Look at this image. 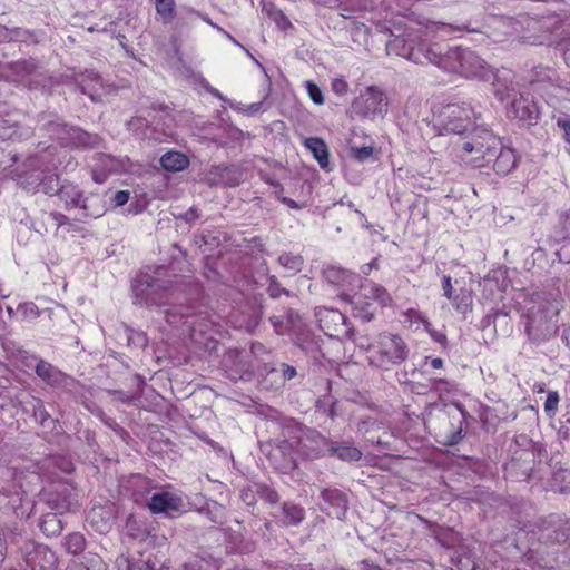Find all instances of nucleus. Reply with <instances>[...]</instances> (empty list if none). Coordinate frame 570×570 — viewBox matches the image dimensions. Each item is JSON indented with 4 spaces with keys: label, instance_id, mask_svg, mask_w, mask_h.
Returning a JSON list of instances; mask_svg holds the SVG:
<instances>
[{
    "label": "nucleus",
    "instance_id": "63",
    "mask_svg": "<svg viewBox=\"0 0 570 570\" xmlns=\"http://www.w3.org/2000/svg\"><path fill=\"white\" fill-rule=\"evenodd\" d=\"M49 217L55 222L57 228H59L66 224H69V218L61 213H57V212L50 213Z\"/></svg>",
    "mask_w": 570,
    "mask_h": 570
},
{
    "label": "nucleus",
    "instance_id": "9",
    "mask_svg": "<svg viewBox=\"0 0 570 570\" xmlns=\"http://www.w3.org/2000/svg\"><path fill=\"white\" fill-rule=\"evenodd\" d=\"M315 317L318 327L330 337H344L355 340L354 327L338 309L317 307Z\"/></svg>",
    "mask_w": 570,
    "mask_h": 570
},
{
    "label": "nucleus",
    "instance_id": "1",
    "mask_svg": "<svg viewBox=\"0 0 570 570\" xmlns=\"http://www.w3.org/2000/svg\"><path fill=\"white\" fill-rule=\"evenodd\" d=\"M387 55L405 58L414 63H432L449 72L465 78L489 80L492 76L491 67L474 51L460 47L451 48L442 53L439 45L426 41H415L405 36H393L386 42Z\"/></svg>",
    "mask_w": 570,
    "mask_h": 570
},
{
    "label": "nucleus",
    "instance_id": "32",
    "mask_svg": "<svg viewBox=\"0 0 570 570\" xmlns=\"http://www.w3.org/2000/svg\"><path fill=\"white\" fill-rule=\"evenodd\" d=\"M282 513V522L285 527L298 525L305 518L304 509L297 504L289 502L283 504Z\"/></svg>",
    "mask_w": 570,
    "mask_h": 570
},
{
    "label": "nucleus",
    "instance_id": "27",
    "mask_svg": "<svg viewBox=\"0 0 570 570\" xmlns=\"http://www.w3.org/2000/svg\"><path fill=\"white\" fill-rule=\"evenodd\" d=\"M78 83L81 92L88 95L91 100L96 101L100 97L98 91L102 88V79L97 72L87 71Z\"/></svg>",
    "mask_w": 570,
    "mask_h": 570
},
{
    "label": "nucleus",
    "instance_id": "51",
    "mask_svg": "<svg viewBox=\"0 0 570 570\" xmlns=\"http://www.w3.org/2000/svg\"><path fill=\"white\" fill-rule=\"evenodd\" d=\"M306 89L309 95V98L316 104V105H323L324 104V96L321 90V88L314 83L313 81L306 82Z\"/></svg>",
    "mask_w": 570,
    "mask_h": 570
},
{
    "label": "nucleus",
    "instance_id": "30",
    "mask_svg": "<svg viewBox=\"0 0 570 570\" xmlns=\"http://www.w3.org/2000/svg\"><path fill=\"white\" fill-rule=\"evenodd\" d=\"M32 413L35 420L43 428L55 431L59 426V421L51 417L45 409L43 402L40 399H33Z\"/></svg>",
    "mask_w": 570,
    "mask_h": 570
},
{
    "label": "nucleus",
    "instance_id": "5",
    "mask_svg": "<svg viewBox=\"0 0 570 570\" xmlns=\"http://www.w3.org/2000/svg\"><path fill=\"white\" fill-rule=\"evenodd\" d=\"M479 119L480 115H476L469 104H449L436 116V124L445 132L463 137L475 128L474 125Z\"/></svg>",
    "mask_w": 570,
    "mask_h": 570
},
{
    "label": "nucleus",
    "instance_id": "52",
    "mask_svg": "<svg viewBox=\"0 0 570 570\" xmlns=\"http://www.w3.org/2000/svg\"><path fill=\"white\" fill-rule=\"evenodd\" d=\"M268 14L281 29L285 30L291 26V21L281 10L272 8Z\"/></svg>",
    "mask_w": 570,
    "mask_h": 570
},
{
    "label": "nucleus",
    "instance_id": "33",
    "mask_svg": "<svg viewBox=\"0 0 570 570\" xmlns=\"http://www.w3.org/2000/svg\"><path fill=\"white\" fill-rule=\"evenodd\" d=\"M66 570H106L100 556L88 553L80 561L71 562Z\"/></svg>",
    "mask_w": 570,
    "mask_h": 570
},
{
    "label": "nucleus",
    "instance_id": "18",
    "mask_svg": "<svg viewBox=\"0 0 570 570\" xmlns=\"http://www.w3.org/2000/svg\"><path fill=\"white\" fill-rule=\"evenodd\" d=\"M325 281L337 287H353L360 283L357 274L337 266H327L323 271Z\"/></svg>",
    "mask_w": 570,
    "mask_h": 570
},
{
    "label": "nucleus",
    "instance_id": "10",
    "mask_svg": "<svg viewBox=\"0 0 570 570\" xmlns=\"http://www.w3.org/2000/svg\"><path fill=\"white\" fill-rule=\"evenodd\" d=\"M222 370L234 382H249L254 377L253 356L248 352L230 348L223 355Z\"/></svg>",
    "mask_w": 570,
    "mask_h": 570
},
{
    "label": "nucleus",
    "instance_id": "42",
    "mask_svg": "<svg viewBox=\"0 0 570 570\" xmlns=\"http://www.w3.org/2000/svg\"><path fill=\"white\" fill-rule=\"evenodd\" d=\"M164 313L166 322L174 326H178L180 323H184L183 320L189 316L188 308L181 306H173Z\"/></svg>",
    "mask_w": 570,
    "mask_h": 570
},
{
    "label": "nucleus",
    "instance_id": "59",
    "mask_svg": "<svg viewBox=\"0 0 570 570\" xmlns=\"http://www.w3.org/2000/svg\"><path fill=\"white\" fill-rule=\"evenodd\" d=\"M332 90L336 95H345L348 91V83L344 79L335 78L332 80Z\"/></svg>",
    "mask_w": 570,
    "mask_h": 570
},
{
    "label": "nucleus",
    "instance_id": "55",
    "mask_svg": "<svg viewBox=\"0 0 570 570\" xmlns=\"http://www.w3.org/2000/svg\"><path fill=\"white\" fill-rule=\"evenodd\" d=\"M43 128L51 137L60 138V132L63 130V125L58 120H48L43 124Z\"/></svg>",
    "mask_w": 570,
    "mask_h": 570
},
{
    "label": "nucleus",
    "instance_id": "23",
    "mask_svg": "<svg viewBox=\"0 0 570 570\" xmlns=\"http://www.w3.org/2000/svg\"><path fill=\"white\" fill-rule=\"evenodd\" d=\"M82 210L83 218H99L106 212V205L102 197L98 194L82 196L79 207Z\"/></svg>",
    "mask_w": 570,
    "mask_h": 570
},
{
    "label": "nucleus",
    "instance_id": "43",
    "mask_svg": "<svg viewBox=\"0 0 570 570\" xmlns=\"http://www.w3.org/2000/svg\"><path fill=\"white\" fill-rule=\"evenodd\" d=\"M258 498L271 504H276L279 501L278 493L266 484L257 483Z\"/></svg>",
    "mask_w": 570,
    "mask_h": 570
},
{
    "label": "nucleus",
    "instance_id": "15",
    "mask_svg": "<svg viewBox=\"0 0 570 570\" xmlns=\"http://www.w3.org/2000/svg\"><path fill=\"white\" fill-rule=\"evenodd\" d=\"M508 114L527 125H533L538 121L540 111L535 101L529 95L519 94V97L511 101Z\"/></svg>",
    "mask_w": 570,
    "mask_h": 570
},
{
    "label": "nucleus",
    "instance_id": "58",
    "mask_svg": "<svg viewBox=\"0 0 570 570\" xmlns=\"http://www.w3.org/2000/svg\"><path fill=\"white\" fill-rule=\"evenodd\" d=\"M441 286H442V289H443V295L450 299L455 291L453 288V285H452V278L450 275H443L442 278H441Z\"/></svg>",
    "mask_w": 570,
    "mask_h": 570
},
{
    "label": "nucleus",
    "instance_id": "44",
    "mask_svg": "<svg viewBox=\"0 0 570 570\" xmlns=\"http://www.w3.org/2000/svg\"><path fill=\"white\" fill-rule=\"evenodd\" d=\"M348 149L351 157L361 163L367 160L373 155L372 146L357 147L351 144Z\"/></svg>",
    "mask_w": 570,
    "mask_h": 570
},
{
    "label": "nucleus",
    "instance_id": "14",
    "mask_svg": "<svg viewBox=\"0 0 570 570\" xmlns=\"http://www.w3.org/2000/svg\"><path fill=\"white\" fill-rule=\"evenodd\" d=\"M11 80L29 87L45 86L43 73L33 59L21 60L10 65Z\"/></svg>",
    "mask_w": 570,
    "mask_h": 570
},
{
    "label": "nucleus",
    "instance_id": "38",
    "mask_svg": "<svg viewBox=\"0 0 570 570\" xmlns=\"http://www.w3.org/2000/svg\"><path fill=\"white\" fill-rule=\"evenodd\" d=\"M31 185L40 186L41 190L47 195H59V189L61 187L59 177L56 175H48L43 177L41 180L37 176V178L31 183Z\"/></svg>",
    "mask_w": 570,
    "mask_h": 570
},
{
    "label": "nucleus",
    "instance_id": "3",
    "mask_svg": "<svg viewBox=\"0 0 570 570\" xmlns=\"http://www.w3.org/2000/svg\"><path fill=\"white\" fill-rule=\"evenodd\" d=\"M560 304L557 301H542L531 307L527 315L525 333L528 338L540 344L556 336L559 330Z\"/></svg>",
    "mask_w": 570,
    "mask_h": 570
},
{
    "label": "nucleus",
    "instance_id": "60",
    "mask_svg": "<svg viewBox=\"0 0 570 570\" xmlns=\"http://www.w3.org/2000/svg\"><path fill=\"white\" fill-rule=\"evenodd\" d=\"M559 403V395L557 392H549L544 402V410L551 412L557 410Z\"/></svg>",
    "mask_w": 570,
    "mask_h": 570
},
{
    "label": "nucleus",
    "instance_id": "16",
    "mask_svg": "<svg viewBox=\"0 0 570 570\" xmlns=\"http://www.w3.org/2000/svg\"><path fill=\"white\" fill-rule=\"evenodd\" d=\"M323 504L321 510L330 517H334L338 520H344L347 509L348 501L344 492L338 489H324L321 492Z\"/></svg>",
    "mask_w": 570,
    "mask_h": 570
},
{
    "label": "nucleus",
    "instance_id": "28",
    "mask_svg": "<svg viewBox=\"0 0 570 570\" xmlns=\"http://www.w3.org/2000/svg\"><path fill=\"white\" fill-rule=\"evenodd\" d=\"M159 163L167 171H181L188 167L189 159L179 151H168L160 157Z\"/></svg>",
    "mask_w": 570,
    "mask_h": 570
},
{
    "label": "nucleus",
    "instance_id": "13",
    "mask_svg": "<svg viewBox=\"0 0 570 570\" xmlns=\"http://www.w3.org/2000/svg\"><path fill=\"white\" fill-rule=\"evenodd\" d=\"M37 361L35 372L47 385L62 391H72L76 387V380L53 366L51 363L35 358Z\"/></svg>",
    "mask_w": 570,
    "mask_h": 570
},
{
    "label": "nucleus",
    "instance_id": "53",
    "mask_svg": "<svg viewBox=\"0 0 570 570\" xmlns=\"http://www.w3.org/2000/svg\"><path fill=\"white\" fill-rule=\"evenodd\" d=\"M508 315L505 313H502L500 311H495L494 313H491V314H488L485 315L481 322H480V328L482 331H484L485 328H488L489 326H491L492 324L495 323L497 320L499 318H507Z\"/></svg>",
    "mask_w": 570,
    "mask_h": 570
},
{
    "label": "nucleus",
    "instance_id": "2",
    "mask_svg": "<svg viewBox=\"0 0 570 570\" xmlns=\"http://www.w3.org/2000/svg\"><path fill=\"white\" fill-rule=\"evenodd\" d=\"M497 149H500V139L490 130L480 127L453 141L455 157L474 168L490 165Z\"/></svg>",
    "mask_w": 570,
    "mask_h": 570
},
{
    "label": "nucleus",
    "instance_id": "12",
    "mask_svg": "<svg viewBox=\"0 0 570 570\" xmlns=\"http://www.w3.org/2000/svg\"><path fill=\"white\" fill-rule=\"evenodd\" d=\"M331 439L314 429H299L296 440L297 453L302 459L314 461L328 454Z\"/></svg>",
    "mask_w": 570,
    "mask_h": 570
},
{
    "label": "nucleus",
    "instance_id": "45",
    "mask_svg": "<svg viewBox=\"0 0 570 570\" xmlns=\"http://www.w3.org/2000/svg\"><path fill=\"white\" fill-rule=\"evenodd\" d=\"M11 41H20V42H37L35 35L22 28H12L10 29Z\"/></svg>",
    "mask_w": 570,
    "mask_h": 570
},
{
    "label": "nucleus",
    "instance_id": "20",
    "mask_svg": "<svg viewBox=\"0 0 570 570\" xmlns=\"http://www.w3.org/2000/svg\"><path fill=\"white\" fill-rule=\"evenodd\" d=\"M493 170L498 175H508L517 165V156L513 149L504 147L500 141V149H497L493 160L491 161Z\"/></svg>",
    "mask_w": 570,
    "mask_h": 570
},
{
    "label": "nucleus",
    "instance_id": "8",
    "mask_svg": "<svg viewBox=\"0 0 570 570\" xmlns=\"http://www.w3.org/2000/svg\"><path fill=\"white\" fill-rule=\"evenodd\" d=\"M533 533L547 547L566 543L570 533V520L559 514H550L538 520Z\"/></svg>",
    "mask_w": 570,
    "mask_h": 570
},
{
    "label": "nucleus",
    "instance_id": "24",
    "mask_svg": "<svg viewBox=\"0 0 570 570\" xmlns=\"http://www.w3.org/2000/svg\"><path fill=\"white\" fill-rule=\"evenodd\" d=\"M328 455L344 462H356L362 458V451L345 442L331 441Z\"/></svg>",
    "mask_w": 570,
    "mask_h": 570
},
{
    "label": "nucleus",
    "instance_id": "50",
    "mask_svg": "<svg viewBox=\"0 0 570 570\" xmlns=\"http://www.w3.org/2000/svg\"><path fill=\"white\" fill-rule=\"evenodd\" d=\"M17 163V155L0 148V173L11 168Z\"/></svg>",
    "mask_w": 570,
    "mask_h": 570
},
{
    "label": "nucleus",
    "instance_id": "47",
    "mask_svg": "<svg viewBox=\"0 0 570 570\" xmlns=\"http://www.w3.org/2000/svg\"><path fill=\"white\" fill-rule=\"evenodd\" d=\"M202 513H205L207 518L214 522V523H223L222 517H223V507L218 503L214 502L213 508L209 505L206 508H203L200 510Z\"/></svg>",
    "mask_w": 570,
    "mask_h": 570
},
{
    "label": "nucleus",
    "instance_id": "39",
    "mask_svg": "<svg viewBox=\"0 0 570 570\" xmlns=\"http://www.w3.org/2000/svg\"><path fill=\"white\" fill-rule=\"evenodd\" d=\"M291 449H292V443L287 440H284V441L279 442L276 445V448L273 449V451H272V454H271L272 458H276L277 454L284 455V462L281 466L283 469H289L295 465L294 459H293L291 452H288Z\"/></svg>",
    "mask_w": 570,
    "mask_h": 570
},
{
    "label": "nucleus",
    "instance_id": "26",
    "mask_svg": "<svg viewBox=\"0 0 570 570\" xmlns=\"http://www.w3.org/2000/svg\"><path fill=\"white\" fill-rule=\"evenodd\" d=\"M304 145L313 154L320 167L327 169L330 165V151L325 141L317 137H309L306 138Z\"/></svg>",
    "mask_w": 570,
    "mask_h": 570
},
{
    "label": "nucleus",
    "instance_id": "64",
    "mask_svg": "<svg viewBox=\"0 0 570 570\" xmlns=\"http://www.w3.org/2000/svg\"><path fill=\"white\" fill-rule=\"evenodd\" d=\"M432 340L439 344H441L443 347H446L448 345V338H446V335L443 331H431V335Z\"/></svg>",
    "mask_w": 570,
    "mask_h": 570
},
{
    "label": "nucleus",
    "instance_id": "41",
    "mask_svg": "<svg viewBox=\"0 0 570 570\" xmlns=\"http://www.w3.org/2000/svg\"><path fill=\"white\" fill-rule=\"evenodd\" d=\"M156 11L164 23H169L175 16V0H155Z\"/></svg>",
    "mask_w": 570,
    "mask_h": 570
},
{
    "label": "nucleus",
    "instance_id": "48",
    "mask_svg": "<svg viewBox=\"0 0 570 570\" xmlns=\"http://www.w3.org/2000/svg\"><path fill=\"white\" fill-rule=\"evenodd\" d=\"M257 483H255L253 487L243 488L240 491V499L247 505H254L257 501Z\"/></svg>",
    "mask_w": 570,
    "mask_h": 570
},
{
    "label": "nucleus",
    "instance_id": "31",
    "mask_svg": "<svg viewBox=\"0 0 570 570\" xmlns=\"http://www.w3.org/2000/svg\"><path fill=\"white\" fill-rule=\"evenodd\" d=\"M295 343L304 352L315 355L320 352L318 340L308 331H305L303 326L294 334Z\"/></svg>",
    "mask_w": 570,
    "mask_h": 570
},
{
    "label": "nucleus",
    "instance_id": "49",
    "mask_svg": "<svg viewBox=\"0 0 570 570\" xmlns=\"http://www.w3.org/2000/svg\"><path fill=\"white\" fill-rule=\"evenodd\" d=\"M370 292L373 298L382 304H387L391 301V297L386 289L377 284H370Z\"/></svg>",
    "mask_w": 570,
    "mask_h": 570
},
{
    "label": "nucleus",
    "instance_id": "25",
    "mask_svg": "<svg viewBox=\"0 0 570 570\" xmlns=\"http://www.w3.org/2000/svg\"><path fill=\"white\" fill-rule=\"evenodd\" d=\"M493 91L495 97H498L501 101L509 100L511 101L517 97V88L513 81L510 79V73H501L493 75Z\"/></svg>",
    "mask_w": 570,
    "mask_h": 570
},
{
    "label": "nucleus",
    "instance_id": "61",
    "mask_svg": "<svg viewBox=\"0 0 570 570\" xmlns=\"http://www.w3.org/2000/svg\"><path fill=\"white\" fill-rule=\"evenodd\" d=\"M336 401H332L328 406H325V401H322L317 404V409L323 411L328 417L334 419L336 415Z\"/></svg>",
    "mask_w": 570,
    "mask_h": 570
},
{
    "label": "nucleus",
    "instance_id": "34",
    "mask_svg": "<svg viewBox=\"0 0 570 570\" xmlns=\"http://www.w3.org/2000/svg\"><path fill=\"white\" fill-rule=\"evenodd\" d=\"M122 328H124V335L126 337L128 347H130L132 350H137V351H141L147 347L148 337L145 332L134 330L125 324H122Z\"/></svg>",
    "mask_w": 570,
    "mask_h": 570
},
{
    "label": "nucleus",
    "instance_id": "11",
    "mask_svg": "<svg viewBox=\"0 0 570 570\" xmlns=\"http://www.w3.org/2000/svg\"><path fill=\"white\" fill-rule=\"evenodd\" d=\"M387 97L377 87H367L358 97L352 102V110L356 115L364 118L383 117L387 111Z\"/></svg>",
    "mask_w": 570,
    "mask_h": 570
},
{
    "label": "nucleus",
    "instance_id": "40",
    "mask_svg": "<svg viewBox=\"0 0 570 570\" xmlns=\"http://www.w3.org/2000/svg\"><path fill=\"white\" fill-rule=\"evenodd\" d=\"M278 263L286 269L298 273L303 266V257L301 255H294L291 253H283L278 257Z\"/></svg>",
    "mask_w": 570,
    "mask_h": 570
},
{
    "label": "nucleus",
    "instance_id": "36",
    "mask_svg": "<svg viewBox=\"0 0 570 570\" xmlns=\"http://www.w3.org/2000/svg\"><path fill=\"white\" fill-rule=\"evenodd\" d=\"M40 529L45 534L52 537L61 533L63 524L58 514L47 513L40 521Z\"/></svg>",
    "mask_w": 570,
    "mask_h": 570
},
{
    "label": "nucleus",
    "instance_id": "22",
    "mask_svg": "<svg viewBox=\"0 0 570 570\" xmlns=\"http://www.w3.org/2000/svg\"><path fill=\"white\" fill-rule=\"evenodd\" d=\"M559 77L554 69L550 67L538 66L531 70L529 83L539 89L544 86H558Z\"/></svg>",
    "mask_w": 570,
    "mask_h": 570
},
{
    "label": "nucleus",
    "instance_id": "54",
    "mask_svg": "<svg viewBox=\"0 0 570 570\" xmlns=\"http://www.w3.org/2000/svg\"><path fill=\"white\" fill-rule=\"evenodd\" d=\"M557 126L563 131V137L569 145L568 153L570 154V117L563 116L557 119Z\"/></svg>",
    "mask_w": 570,
    "mask_h": 570
},
{
    "label": "nucleus",
    "instance_id": "35",
    "mask_svg": "<svg viewBox=\"0 0 570 570\" xmlns=\"http://www.w3.org/2000/svg\"><path fill=\"white\" fill-rule=\"evenodd\" d=\"M449 301L454 309L460 314L465 315L472 309V294L466 288H460V291L454 293V295Z\"/></svg>",
    "mask_w": 570,
    "mask_h": 570
},
{
    "label": "nucleus",
    "instance_id": "6",
    "mask_svg": "<svg viewBox=\"0 0 570 570\" xmlns=\"http://www.w3.org/2000/svg\"><path fill=\"white\" fill-rule=\"evenodd\" d=\"M535 444L527 435L514 439V449L509 462L504 464L507 478L514 481L528 480L535 462Z\"/></svg>",
    "mask_w": 570,
    "mask_h": 570
},
{
    "label": "nucleus",
    "instance_id": "56",
    "mask_svg": "<svg viewBox=\"0 0 570 570\" xmlns=\"http://www.w3.org/2000/svg\"><path fill=\"white\" fill-rule=\"evenodd\" d=\"M273 372H281L284 381H289L296 375V368L286 363H282L278 368H273Z\"/></svg>",
    "mask_w": 570,
    "mask_h": 570
},
{
    "label": "nucleus",
    "instance_id": "4",
    "mask_svg": "<svg viewBox=\"0 0 570 570\" xmlns=\"http://www.w3.org/2000/svg\"><path fill=\"white\" fill-rule=\"evenodd\" d=\"M371 351L373 352L371 364L385 370L403 363L410 353L405 341L401 336L390 333L381 334L371 346Z\"/></svg>",
    "mask_w": 570,
    "mask_h": 570
},
{
    "label": "nucleus",
    "instance_id": "19",
    "mask_svg": "<svg viewBox=\"0 0 570 570\" xmlns=\"http://www.w3.org/2000/svg\"><path fill=\"white\" fill-rule=\"evenodd\" d=\"M271 323L275 332L279 335H294L303 326L301 316L293 309H288L284 315L272 316Z\"/></svg>",
    "mask_w": 570,
    "mask_h": 570
},
{
    "label": "nucleus",
    "instance_id": "37",
    "mask_svg": "<svg viewBox=\"0 0 570 570\" xmlns=\"http://www.w3.org/2000/svg\"><path fill=\"white\" fill-rule=\"evenodd\" d=\"M85 535L80 532H71L62 540V546L68 553L79 554L86 549Z\"/></svg>",
    "mask_w": 570,
    "mask_h": 570
},
{
    "label": "nucleus",
    "instance_id": "57",
    "mask_svg": "<svg viewBox=\"0 0 570 570\" xmlns=\"http://www.w3.org/2000/svg\"><path fill=\"white\" fill-rule=\"evenodd\" d=\"M200 217V214L197 208L190 207L185 213H181L177 216L178 219L184 220L187 224H193Z\"/></svg>",
    "mask_w": 570,
    "mask_h": 570
},
{
    "label": "nucleus",
    "instance_id": "7",
    "mask_svg": "<svg viewBox=\"0 0 570 570\" xmlns=\"http://www.w3.org/2000/svg\"><path fill=\"white\" fill-rule=\"evenodd\" d=\"M135 304L161 306L171 297L170 282L155 278L148 274L138 276L132 283Z\"/></svg>",
    "mask_w": 570,
    "mask_h": 570
},
{
    "label": "nucleus",
    "instance_id": "29",
    "mask_svg": "<svg viewBox=\"0 0 570 570\" xmlns=\"http://www.w3.org/2000/svg\"><path fill=\"white\" fill-rule=\"evenodd\" d=\"M82 196L83 195L79 190V188L76 185L70 184V183L62 184L59 189V195H58L59 199L61 202H63L65 207L67 209L68 208H78L81 203Z\"/></svg>",
    "mask_w": 570,
    "mask_h": 570
},
{
    "label": "nucleus",
    "instance_id": "46",
    "mask_svg": "<svg viewBox=\"0 0 570 570\" xmlns=\"http://www.w3.org/2000/svg\"><path fill=\"white\" fill-rule=\"evenodd\" d=\"M268 286L267 292L272 298H277L281 296V294H285L286 296H291V292L286 288L282 287L279 282L275 276H268L267 277Z\"/></svg>",
    "mask_w": 570,
    "mask_h": 570
},
{
    "label": "nucleus",
    "instance_id": "62",
    "mask_svg": "<svg viewBox=\"0 0 570 570\" xmlns=\"http://www.w3.org/2000/svg\"><path fill=\"white\" fill-rule=\"evenodd\" d=\"M130 193L128 190H118L112 198L115 206H124L129 200Z\"/></svg>",
    "mask_w": 570,
    "mask_h": 570
},
{
    "label": "nucleus",
    "instance_id": "21",
    "mask_svg": "<svg viewBox=\"0 0 570 570\" xmlns=\"http://www.w3.org/2000/svg\"><path fill=\"white\" fill-rule=\"evenodd\" d=\"M501 22L507 30V33L520 35L523 32H533L538 30L539 21L528 14H520L519 17H503Z\"/></svg>",
    "mask_w": 570,
    "mask_h": 570
},
{
    "label": "nucleus",
    "instance_id": "17",
    "mask_svg": "<svg viewBox=\"0 0 570 570\" xmlns=\"http://www.w3.org/2000/svg\"><path fill=\"white\" fill-rule=\"evenodd\" d=\"M181 505V500L169 492L154 493L148 502V508L154 513H166L171 515L173 512H178Z\"/></svg>",
    "mask_w": 570,
    "mask_h": 570
}]
</instances>
